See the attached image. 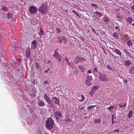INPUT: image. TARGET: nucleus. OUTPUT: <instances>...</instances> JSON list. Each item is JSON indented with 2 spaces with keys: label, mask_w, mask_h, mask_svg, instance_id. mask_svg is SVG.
Wrapping results in <instances>:
<instances>
[{
  "label": "nucleus",
  "mask_w": 134,
  "mask_h": 134,
  "mask_svg": "<svg viewBox=\"0 0 134 134\" xmlns=\"http://www.w3.org/2000/svg\"><path fill=\"white\" fill-rule=\"evenodd\" d=\"M48 10L47 4L44 2L42 4V5L38 9V10L40 13L44 14L46 13Z\"/></svg>",
  "instance_id": "1"
},
{
  "label": "nucleus",
  "mask_w": 134,
  "mask_h": 134,
  "mask_svg": "<svg viewBox=\"0 0 134 134\" xmlns=\"http://www.w3.org/2000/svg\"><path fill=\"white\" fill-rule=\"evenodd\" d=\"M54 124V120L51 118H49L46 122V127L49 130L53 128Z\"/></svg>",
  "instance_id": "2"
},
{
  "label": "nucleus",
  "mask_w": 134,
  "mask_h": 134,
  "mask_svg": "<svg viewBox=\"0 0 134 134\" xmlns=\"http://www.w3.org/2000/svg\"><path fill=\"white\" fill-rule=\"evenodd\" d=\"M29 10L30 14L35 15L37 13L38 9L36 7L31 6L29 7Z\"/></svg>",
  "instance_id": "3"
},
{
  "label": "nucleus",
  "mask_w": 134,
  "mask_h": 134,
  "mask_svg": "<svg viewBox=\"0 0 134 134\" xmlns=\"http://www.w3.org/2000/svg\"><path fill=\"white\" fill-rule=\"evenodd\" d=\"M44 98L48 104L50 105L52 104V100L46 93H45L44 94Z\"/></svg>",
  "instance_id": "4"
},
{
  "label": "nucleus",
  "mask_w": 134,
  "mask_h": 134,
  "mask_svg": "<svg viewBox=\"0 0 134 134\" xmlns=\"http://www.w3.org/2000/svg\"><path fill=\"white\" fill-rule=\"evenodd\" d=\"M100 80L103 82L107 81L108 79L107 77L104 75H100L99 77Z\"/></svg>",
  "instance_id": "5"
},
{
  "label": "nucleus",
  "mask_w": 134,
  "mask_h": 134,
  "mask_svg": "<svg viewBox=\"0 0 134 134\" xmlns=\"http://www.w3.org/2000/svg\"><path fill=\"white\" fill-rule=\"evenodd\" d=\"M58 39L60 42V44L62 43L63 41V43L64 44L66 43V42L67 41V38L64 37L62 36L60 37L59 36L58 37Z\"/></svg>",
  "instance_id": "6"
},
{
  "label": "nucleus",
  "mask_w": 134,
  "mask_h": 134,
  "mask_svg": "<svg viewBox=\"0 0 134 134\" xmlns=\"http://www.w3.org/2000/svg\"><path fill=\"white\" fill-rule=\"evenodd\" d=\"M25 55L26 57L29 59L31 62L33 61V59L31 58L30 57V52L29 49H27L26 50Z\"/></svg>",
  "instance_id": "7"
},
{
  "label": "nucleus",
  "mask_w": 134,
  "mask_h": 134,
  "mask_svg": "<svg viewBox=\"0 0 134 134\" xmlns=\"http://www.w3.org/2000/svg\"><path fill=\"white\" fill-rule=\"evenodd\" d=\"M57 120H58L59 118L58 117H60V118H63L62 115V114L60 113L59 112H55L54 114Z\"/></svg>",
  "instance_id": "8"
},
{
  "label": "nucleus",
  "mask_w": 134,
  "mask_h": 134,
  "mask_svg": "<svg viewBox=\"0 0 134 134\" xmlns=\"http://www.w3.org/2000/svg\"><path fill=\"white\" fill-rule=\"evenodd\" d=\"M37 42L36 40H33L31 43V47L32 49H34L37 46Z\"/></svg>",
  "instance_id": "9"
},
{
  "label": "nucleus",
  "mask_w": 134,
  "mask_h": 134,
  "mask_svg": "<svg viewBox=\"0 0 134 134\" xmlns=\"http://www.w3.org/2000/svg\"><path fill=\"white\" fill-rule=\"evenodd\" d=\"M52 101L56 104H57L58 105H60L59 101L57 98L56 97H53Z\"/></svg>",
  "instance_id": "10"
},
{
  "label": "nucleus",
  "mask_w": 134,
  "mask_h": 134,
  "mask_svg": "<svg viewBox=\"0 0 134 134\" xmlns=\"http://www.w3.org/2000/svg\"><path fill=\"white\" fill-rule=\"evenodd\" d=\"M80 57H77L75 59L74 62L75 64H78L80 62Z\"/></svg>",
  "instance_id": "11"
},
{
  "label": "nucleus",
  "mask_w": 134,
  "mask_h": 134,
  "mask_svg": "<svg viewBox=\"0 0 134 134\" xmlns=\"http://www.w3.org/2000/svg\"><path fill=\"white\" fill-rule=\"evenodd\" d=\"M38 105L39 106H44L45 105L44 103L41 100H40L39 101L38 103Z\"/></svg>",
  "instance_id": "12"
},
{
  "label": "nucleus",
  "mask_w": 134,
  "mask_h": 134,
  "mask_svg": "<svg viewBox=\"0 0 134 134\" xmlns=\"http://www.w3.org/2000/svg\"><path fill=\"white\" fill-rule=\"evenodd\" d=\"M79 68L81 70V71L83 72L85 71V69L84 68L83 66L81 65H78Z\"/></svg>",
  "instance_id": "13"
},
{
  "label": "nucleus",
  "mask_w": 134,
  "mask_h": 134,
  "mask_svg": "<svg viewBox=\"0 0 134 134\" xmlns=\"http://www.w3.org/2000/svg\"><path fill=\"white\" fill-rule=\"evenodd\" d=\"M18 48V47H14L13 46H11L10 47L9 50L10 51L13 52L14 50Z\"/></svg>",
  "instance_id": "14"
},
{
  "label": "nucleus",
  "mask_w": 134,
  "mask_h": 134,
  "mask_svg": "<svg viewBox=\"0 0 134 134\" xmlns=\"http://www.w3.org/2000/svg\"><path fill=\"white\" fill-rule=\"evenodd\" d=\"M9 8H8L5 6H3L2 7V10L5 12H7L9 10Z\"/></svg>",
  "instance_id": "15"
},
{
  "label": "nucleus",
  "mask_w": 134,
  "mask_h": 134,
  "mask_svg": "<svg viewBox=\"0 0 134 134\" xmlns=\"http://www.w3.org/2000/svg\"><path fill=\"white\" fill-rule=\"evenodd\" d=\"M113 36L115 38L117 39H118L119 38V37L118 34L116 32H114L113 35Z\"/></svg>",
  "instance_id": "16"
},
{
  "label": "nucleus",
  "mask_w": 134,
  "mask_h": 134,
  "mask_svg": "<svg viewBox=\"0 0 134 134\" xmlns=\"http://www.w3.org/2000/svg\"><path fill=\"white\" fill-rule=\"evenodd\" d=\"M115 53H116L120 55V56H121L122 55V53L118 49H115Z\"/></svg>",
  "instance_id": "17"
},
{
  "label": "nucleus",
  "mask_w": 134,
  "mask_h": 134,
  "mask_svg": "<svg viewBox=\"0 0 134 134\" xmlns=\"http://www.w3.org/2000/svg\"><path fill=\"white\" fill-rule=\"evenodd\" d=\"M93 80L92 76L88 75H87L86 80L92 81Z\"/></svg>",
  "instance_id": "18"
},
{
  "label": "nucleus",
  "mask_w": 134,
  "mask_h": 134,
  "mask_svg": "<svg viewBox=\"0 0 134 134\" xmlns=\"http://www.w3.org/2000/svg\"><path fill=\"white\" fill-rule=\"evenodd\" d=\"M127 21L130 24H131L133 21V19L131 17H129L127 18Z\"/></svg>",
  "instance_id": "19"
},
{
  "label": "nucleus",
  "mask_w": 134,
  "mask_h": 134,
  "mask_svg": "<svg viewBox=\"0 0 134 134\" xmlns=\"http://www.w3.org/2000/svg\"><path fill=\"white\" fill-rule=\"evenodd\" d=\"M58 55H59L58 53V50L57 49H56L54 53L53 56L55 57V58H56L57 57V56H58Z\"/></svg>",
  "instance_id": "20"
},
{
  "label": "nucleus",
  "mask_w": 134,
  "mask_h": 134,
  "mask_svg": "<svg viewBox=\"0 0 134 134\" xmlns=\"http://www.w3.org/2000/svg\"><path fill=\"white\" fill-rule=\"evenodd\" d=\"M40 30V32H38V34L41 35L40 37H42L41 36H42L43 35V30L41 29Z\"/></svg>",
  "instance_id": "21"
},
{
  "label": "nucleus",
  "mask_w": 134,
  "mask_h": 134,
  "mask_svg": "<svg viewBox=\"0 0 134 134\" xmlns=\"http://www.w3.org/2000/svg\"><path fill=\"white\" fill-rule=\"evenodd\" d=\"M90 81L86 80V85L88 86H90L92 85V83Z\"/></svg>",
  "instance_id": "22"
},
{
  "label": "nucleus",
  "mask_w": 134,
  "mask_h": 134,
  "mask_svg": "<svg viewBox=\"0 0 134 134\" xmlns=\"http://www.w3.org/2000/svg\"><path fill=\"white\" fill-rule=\"evenodd\" d=\"M91 6L93 7L95 9H98V7L97 6V5L96 4H91Z\"/></svg>",
  "instance_id": "23"
},
{
  "label": "nucleus",
  "mask_w": 134,
  "mask_h": 134,
  "mask_svg": "<svg viewBox=\"0 0 134 134\" xmlns=\"http://www.w3.org/2000/svg\"><path fill=\"white\" fill-rule=\"evenodd\" d=\"M98 87L96 86H93L92 88V89L95 92V91L97 90L98 88Z\"/></svg>",
  "instance_id": "24"
},
{
  "label": "nucleus",
  "mask_w": 134,
  "mask_h": 134,
  "mask_svg": "<svg viewBox=\"0 0 134 134\" xmlns=\"http://www.w3.org/2000/svg\"><path fill=\"white\" fill-rule=\"evenodd\" d=\"M56 58L58 60V62H59L61 61L62 57L60 55H58Z\"/></svg>",
  "instance_id": "25"
},
{
  "label": "nucleus",
  "mask_w": 134,
  "mask_h": 134,
  "mask_svg": "<svg viewBox=\"0 0 134 134\" xmlns=\"http://www.w3.org/2000/svg\"><path fill=\"white\" fill-rule=\"evenodd\" d=\"M127 43L128 46L129 47L131 46L132 44L131 41L130 40L128 41L127 42Z\"/></svg>",
  "instance_id": "26"
},
{
  "label": "nucleus",
  "mask_w": 134,
  "mask_h": 134,
  "mask_svg": "<svg viewBox=\"0 0 134 134\" xmlns=\"http://www.w3.org/2000/svg\"><path fill=\"white\" fill-rule=\"evenodd\" d=\"M131 64L130 62L129 61H127L125 62V65L128 66Z\"/></svg>",
  "instance_id": "27"
},
{
  "label": "nucleus",
  "mask_w": 134,
  "mask_h": 134,
  "mask_svg": "<svg viewBox=\"0 0 134 134\" xmlns=\"http://www.w3.org/2000/svg\"><path fill=\"white\" fill-rule=\"evenodd\" d=\"M101 121L100 119H96L94 120V122L96 123H98L101 122Z\"/></svg>",
  "instance_id": "28"
},
{
  "label": "nucleus",
  "mask_w": 134,
  "mask_h": 134,
  "mask_svg": "<svg viewBox=\"0 0 134 134\" xmlns=\"http://www.w3.org/2000/svg\"><path fill=\"white\" fill-rule=\"evenodd\" d=\"M7 17L8 18L10 19L12 17V14L10 13H9L7 14Z\"/></svg>",
  "instance_id": "29"
},
{
  "label": "nucleus",
  "mask_w": 134,
  "mask_h": 134,
  "mask_svg": "<svg viewBox=\"0 0 134 134\" xmlns=\"http://www.w3.org/2000/svg\"><path fill=\"white\" fill-rule=\"evenodd\" d=\"M132 111H130L129 112L128 114V117L129 118H130L132 116Z\"/></svg>",
  "instance_id": "30"
},
{
  "label": "nucleus",
  "mask_w": 134,
  "mask_h": 134,
  "mask_svg": "<svg viewBox=\"0 0 134 134\" xmlns=\"http://www.w3.org/2000/svg\"><path fill=\"white\" fill-rule=\"evenodd\" d=\"M71 121V120L69 119L68 118H66L65 120V121L67 123H69Z\"/></svg>",
  "instance_id": "31"
},
{
  "label": "nucleus",
  "mask_w": 134,
  "mask_h": 134,
  "mask_svg": "<svg viewBox=\"0 0 134 134\" xmlns=\"http://www.w3.org/2000/svg\"><path fill=\"white\" fill-rule=\"evenodd\" d=\"M95 13H96L97 15H98L100 17H101L102 16V14L99 12L98 11H96L95 12Z\"/></svg>",
  "instance_id": "32"
},
{
  "label": "nucleus",
  "mask_w": 134,
  "mask_h": 134,
  "mask_svg": "<svg viewBox=\"0 0 134 134\" xmlns=\"http://www.w3.org/2000/svg\"><path fill=\"white\" fill-rule=\"evenodd\" d=\"M95 92L93 91V90H92L89 93V94L90 95L91 97H92L93 94Z\"/></svg>",
  "instance_id": "33"
},
{
  "label": "nucleus",
  "mask_w": 134,
  "mask_h": 134,
  "mask_svg": "<svg viewBox=\"0 0 134 134\" xmlns=\"http://www.w3.org/2000/svg\"><path fill=\"white\" fill-rule=\"evenodd\" d=\"M104 21L105 22L107 23H108L109 21L108 19L106 17H105L104 18Z\"/></svg>",
  "instance_id": "34"
},
{
  "label": "nucleus",
  "mask_w": 134,
  "mask_h": 134,
  "mask_svg": "<svg viewBox=\"0 0 134 134\" xmlns=\"http://www.w3.org/2000/svg\"><path fill=\"white\" fill-rule=\"evenodd\" d=\"M107 68L109 70H114L111 67L110 65H107Z\"/></svg>",
  "instance_id": "35"
},
{
  "label": "nucleus",
  "mask_w": 134,
  "mask_h": 134,
  "mask_svg": "<svg viewBox=\"0 0 134 134\" xmlns=\"http://www.w3.org/2000/svg\"><path fill=\"white\" fill-rule=\"evenodd\" d=\"M80 62H83L86 60V59L84 58L81 57H80Z\"/></svg>",
  "instance_id": "36"
},
{
  "label": "nucleus",
  "mask_w": 134,
  "mask_h": 134,
  "mask_svg": "<svg viewBox=\"0 0 134 134\" xmlns=\"http://www.w3.org/2000/svg\"><path fill=\"white\" fill-rule=\"evenodd\" d=\"M126 55H127L130 58H132V56L131 54L128 52H127L126 53Z\"/></svg>",
  "instance_id": "37"
},
{
  "label": "nucleus",
  "mask_w": 134,
  "mask_h": 134,
  "mask_svg": "<svg viewBox=\"0 0 134 134\" xmlns=\"http://www.w3.org/2000/svg\"><path fill=\"white\" fill-rule=\"evenodd\" d=\"M65 60L67 62L69 66H70L71 65V63H69L68 62V58H66L65 59Z\"/></svg>",
  "instance_id": "38"
},
{
  "label": "nucleus",
  "mask_w": 134,
  "mask_h": 134,
  "mask_svg": "<svg viewBox=\"0 0 134 134\" xmlns=\"http://www.w3.org/2000/svg\"><path fill=\"white\" fill-rule=\"evenodd\" d=\"M114 107L113 106H110V107H109L107 108L109 110H111L113 109Z\"/></svg>",
  "instance_id": "39"
},
{
  "label": "nucleus",
  "mask_w": 134,
  "mask_h": 134,
  "mask_svg": "<svg viewBox=\"0 0 134 134\" xmlns=\"http://www.w3.org/2000/svg\"><path fill=\"white\" fill-rule=\"evenodd\" d=\"M116 18L118 20H120L121 19V17L120 16L118 15L116 16Z\"/></svg>",
  "instance_id": "40"
},
{
  "label": "nucleus",
  "mask_w": 134,
  "mask_h": 134,
  "mask_svg": "<svg viewBox=\"0 0 134 134\" xmlns=\"http://www.w3.org/2000/svg\"><path fill=\"white\" fill-rule=\"evenodd\" d=\"M57 30L58 33H59L61 32V30L58 28L57 27L56 28Z\"/></svg>",
  "instance_id": "41"
},
{
  "label": "nucleus",
  "mask_w": 134,
  "mask_h": 134,
  "mask_svg": "<svg viewBox=\"0 0 134 134\" xmlns=\"http://www.w3.org/2000/svg\"><path fill=\"white\" fill-rule=\"evenodd\" d=\"M117 123L116 121L115 120V119L112 120V124H113L114 123L116 124Z\"/></svg>",
  "instance_id": "42"
},
{
  "label": "nucleus",
  "mask_w": 134,
  "mask_h": 134,
  "mask_svg": "<svg viewBox=\"0 0 134 134\" xmlns=\"http://www.w3.org/2000/svg\"><path fill=\"white\" fill-rule=\"evenodd\" d=\"M115 28L116 29H117V30L118 32H119L120 31V28H119L117 26H115Z\"/></svg>",
  "instance_id": "43"
},
{
  "label": "nucleus",
  "mask_w": 134,
  "mask_h": 134,
  "mask_svg": "<svg viewBox=\"0 0 134 134\" xmlns=\"http://www.w3.org/2000/svg\"><path fill=\"white\" fill-rule=\"evenodd\" d=\"M94 70L95 71L98 72H99L97 69L96 67H94Z\"/></svg>",
  "instance_id": "44"
},
{
  "label": "nucleus",
  "mask_w": 134,
  "mask_h": 134,
  "mask_svg": "<svg viewBox=\"0 0 134 134\" xmlns=\"http://www.w3.org/2000/svg\"><path fill=\"white\" fill-rule=\"evenodd\" d=\"M93 106H91L88 107L87 108V109L88 110L90 109L91 108L93 107Z\"/></svg>",
  "instance_id": "45"
},
{
  "label": "nucleus",
  "mask_w": 134,
  "mask_h": 134,
  "mask_svg": "<svg viewBox=\"0 0 134 134\" xmlns=\"http://www.w3.org/2000/svg\"><path fill=\"white\" fill-rule=\"evenodd\" d=\"M49 84V83L47 81H46L44 82V84Z\"/></svg>",
  "instance_id": "46"
},
{
  "label": "nucleus",
  "mask_w": 134,
  "mask_h": 134,
  "mask_svg": "<svg viewBox=\"0 0 134 134\" xmlns=\"http://www.w3.org/2000/svg\"><path fill=\"white\" fill-rule=\"evenodd\" d=\"M81 96L82 97V99L84 100L85 99V97H84V96L83 95H81Z\"/></svg>",
  "instance_id": "47"
},
{
  "label": "nucleus",
  "mask_w": 134,
  "mask_h": 134,
  "mask_svg": "<svg viewBox=\"0 0 134 134\" xmlns=\"http://www.w3.org/2000/svg\"><path fill=\"white\" fill-rule=\"evenodd\" d=\"M112 120L113 119H115V120H116V118L115 117V116H114L113 115H112Z\"/></svg>",
  "instance_id": "48"
},
{
  "label": "nucleus",
  "mask_w": 134,
  "mask_h": 134,
  "mask_svg": "<svg viewBox=\"0 0 134 134\" xmlns=\"http://www.w3.org/2000/svg\"><path fill=\"white\" fill-rule=\"evenodd\" d=\"M125 38L126 40H128L129 39L128 36H126L125 37Z\"/></svg>",
  "instance_id": "49"
},
{
  "label": "nucleus",
  "mask_w": 134,
  "mask_h": 134,
  "mask_svg": "<svg viewBox=\"0 0 134 134\" xmlns=\"http://www.w3.org/2000/svg\"><path fill=\"white\" fill-rule=\"evenodd\" d=\"M124 51L125 53H126L128 52L126 49H124Z\"/></svg>",
  "instance_id": "50"
},
{
  "label": "nucleus",
  "mask_w": 134,
  "mask_h": 134,
  "mask_svg": "<svg viewBox=\"0 0 134 134\" xmlns=\"http://www.w3.org/2000/svg\"><path fill=\"white\" fill-rule=\"evenodd\" d=\"M36 68H39V65L37 63H36Z\"/></svg>",
  "instance_id": "51"
},
{
  "label": "nucleus",
  "mask_w": 134,
  "mask_h": 134,
  "mask_svg": "<svg viewBox=\"0 0 134 134\" xmlns=\"http://www.w3.org/2000/svg\"><path fill=\"white\" fill-rule=\"evenodd\" d=\"M4 55L2 54V53H0V56L1 57H3Z\"/></svg>",
  "instance_id": "52"
},
{
  "label": "nucleus",
  "mask_w": 134,
  "mask_h": 134,
  "mask_svg": "<svg viewBox=\"0 0 134 134\" xmlns=\"http://www.w3.org/2000/svg\"><path fill=\"white\" fill-rule=\"evenodd\" d=\"M85 107H82L80 109V110H83L85 108Z\"/></svg>",
  "instance_id": "53"
},
{
  "label": "nucleus",
  "mask_w": 134,
  "mask_h": 134,
  "mask_svg": "<svg viewBox=\"0 0 134 134\" xmlns=\"http://www.w3.org/2000/svg\"><path fill=\"white\" fill-rule=\"evenodd\" d=\"M87 72L89 73H91V71L90 70H89L87 71Z\"/></svg>",
  "instance_id": "54"
},
{
  "label": "nucleus",
  "mask_w": 134,
  "mask_h": 134,
  "mask_svg": "<svg viewBox=\"0 0 134 134\" xmlns=\"http://www.w3.org/2000/svg\"><path fill=\"white\" fill-rule=\"evenodd\" d=\"M18 60L19 62H20L21 61V59H18Z\"/></svg>",
  "instance_id": "55"
},
{
  "label": "nucleus",
  "mask_w": 134,
  "mask_h": 134,
  "mask_svg": "<svg viewBox=\"0 0 134 134\" xmlns=\"http://www.w3.org/2000/svg\"><path fill=\"white\" fill-rule=\"evenodd\" d=\"M83 100L82 99H80V100H79V101L80 102H82L83 101V100Z\"/></svg>",
  "instance_id": "56"
},
{
  "label": "nucleus",
  "mask_w": 134,
  "mask_h": 134,
  "mask_svg": "<svg viewBox=\"0 0 134 134\" xmlns=\"http://www.w3.org/2000/svg\"><path fill=\"white\" fill-rule=\"evenodd\" d=\"M124 82L126 83H127V80H124Z\"/></svg>",
  "instance_id": "57"
},
{
  "label": "nucleus",
  "mask_w": 134,
  "mask_h": 134,
  "mask_svg": "<svg viewBox=\"0 0 134 134\" xmlns=\"http://www.w3.org/2000/svg\"><path fill=\"white\" fill-rule=\"evenodd\" d=\"M126 105V103H125V104L124 105L122 106V107H125Z\"/></svg>",
  "instance_id": "58"
},
{
  "label": "nucleus",
  "mask_w": 134,
  "mask_h": 134,
  "mask_svg": "<svg viewBox=\"0 0 134 134\" xmlns=\"http://www.w3.org/2000/svg\"><path fill=\"white\" fill-rule=\"evenodd\" d=\"M24 61L25 62H26L27 61V59L26 58H25Z\"/></svg>",
  "instance_id": "59"
},
{
  "label": "nucleus",
  "mask_w": 134,
  "mask_h": 134,
  "mask_svg": "<svg viewBox=\"0 0 134 134\" xmlns=\"http://www.w3.org/2000/svg\"><path fill=\"white\" fill-rule=\"evenodd\" d=\"M36 18H34V19H33L32 20L33 21H35V20H36Z\"/></svg>",
  "instance_id": "60"
},
{
  "label": "nucleus",
  "mask_w": 134,
  "mask_h": 134,
  "mask_svg": "<svg viewBox=\"0 0 134 134\" xmlns=\"http://www.w3.org/2000/svg\"><path fill=\"white\" fill-rule=\"evenodd\" d=\"M118 106L120 107H122V105L121 104H119Z\"/></svg>",
  "instance_id": "61"
},
{
  "label": "nucleus",
  "mask_w": 134,
  "mask_h": 134,
  "mask_svg": "<svg viewBox=\"0 0 134 134\" xmlns=\"http://www.w3.org/2000/svg\"><path fill=\"white\" fill-rule=\"evenodd\" d=\"M119 131V130H114L115 132H118Z\"/></svg>",
  "instance_id": "62"
},
{
  "label": "nucleus",
  "mask_w": 134,
  "mask_h": 134,
  "mask_svg": "<svg viewBox=\"0 0 134 134\" xmlns=\"http://www.w3.org/2000/svg\"><path fill=\"white\" fill-rule=\"evenodd\" d=\"M132 9H133V10H134V5H133V6L132 7Z\"/></svg>",
  "instance_id": "63"
},
{
  "label": "nucleus",
  "mask_w": 134,
  "mask_h": 134,
  "mask_svg": "<svg viewBox=\"0 0 134 134\" xmlns=\"http://www.w3.org/2000/svg\"><path fill=\"white\" fill-rule=\"evenodd\" d=\"M72 12H73V13H75V14H76V12H75L74 11V10H73L72 11Z\"/></svg>",
  "instance_id": "64"
}]
</instances>
